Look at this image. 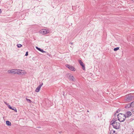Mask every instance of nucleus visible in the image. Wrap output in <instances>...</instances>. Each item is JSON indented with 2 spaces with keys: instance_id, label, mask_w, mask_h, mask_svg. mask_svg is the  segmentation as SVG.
Returning <instances> with one entry per match:
<instances>
[{
  "instance_id": "obj_26",
  "label": "nucleus",
  "mask_w": 134,
  "mask_h": 134,
  "mask_svg": "<svg viewBox=\"0 0 134 134\" xmlns=\"http://www.w3.org/2000/svg\"><path fill=\"white\" fill-rule=\"evenodd\" d=\"M70 43L71 44V45H72L73 44V43Z\"/></svg>"
},
{
  "instance_id": "obj_5",
  "label": "nucleus",
  "mask_w": 134,
  "mask_h": 134,
  "mask_svg": "<svg viewBox=\"0 0 134 134\" xmlns=\"http://www.w3.org/2000/svg\"><path fill=\"white\" fill-rule=\"evenodd\" d=\"M49 32L45 29H42L41 30L40 33L44 35L48 33Z\"/></svg>"
},
{
  "instance_id": "obj_25",
  "label": "nucleus",
  "mask_w": 134,
  "mask_h": 134,
  "mask_svg": "<svg viewBox=\"0 0 134 134\" xmlns=\"http://www.w3.org/2000/svg\"><path fill=\"white\" fill-rule=\"evenodd\" d=\"M2 12V11L1 9H0V13H1Z\"/></svg>"
},
{
  "instance_id": "obj_24",
  "label": "nucleus",
  "mask_w": 134,
  "mask_h": 134,
  "mask_svg": "<svg viewBox=\"0 0 134 134\" xmlns=\"http://www.w3.org/2000/svg\"><path fill=\"white\" fill-rule=\"evenodd\" d=\"M111 121H116L115 120L114 118Z\"/></svg>"
},
{
  "instance_id": "obj_1",
  "label": "nucleus",
  "mask_w": 134,
  "mask_h": 134,
  "mask_svg": "<svg viewBox=\"0 0 134 134\" xmlns=\"http://www.w3.org/2000/svg\"><path fill=\"white\" fill-rule=\"evenodd\" d=\"M110 125H112L113 127L116 129H119L120 128V123L118 122L111 121L110 123Z\"/></svg>"
},
{
  "instance_id": "obj_23",
  "label": "nucleus",
  "mask_w": 134,
  "mask_h": 134,
  "mask_svg": "<svg viewBox=\"0 0 134 134\" xmlns=\"http://www.w3.org/2000/svg\"><path fill=\"white\" fill-rule=\"evenodd\" d=\"M28 55V52H26V54H25V55L26 56H27Z\"/></svg>"
},
{
  "instance_id": "obj_9",
  "label": "nucleus",
  "mask_w": 134,
  "mask_h": 134,
  "mask_svg": "<svg viewBox=\"0 0 134 134\" xmlns=\"http://www.w3.org/2000/svg\"><path fill=\"white\" fill-rule=\"evenodd\" d=\"M129 106L127 107L128 108H130V107H134V101L132 102L129 105ZM126 108H127V106H126L125 107Z\"/></svg>"
},
{
  "instance_id": "obj_12",
  "label": "nucleus",
  "mask_w": 134,
  "mask_h": 134,
  "mask_svg": "<svg viewBox=\"0 0 134 134\" xmlns=\"http://www.w3.org/2000/svg\"><path fill=\"white\" fill-rule=\"evenodd\" d=\"M70 80L74 81L75 80V79L72 76H70Z\"/></svg>"
},
{
  "instance_id": "obj_3",
  "label": "nucleus",
  "mask_w": 134,
  "mask_h": 134,
  "mask_svg": "<svg viewBox=\"0 0 134 134\" xmlns=\"http://www.w3.org/2000/svg\"><path fill=\"white\" fill-rule=\"evenodd\" d=\"M134 99V96L133 94H129L126 96L125 100L127 102H130Z\"/></svg>"
},
{
  "instance_id": "obj_30",
  "label": "nucleus",
  "mask_w": 134,
  "mask_h": 134,
  "mask_svg": "<svg viewBox=\"0 0 134 134\" xmlns=\"http://www.w3.org/2000/svg\"><path fill=\"white\" fill-rule=\"evenodd\" d=\"M118 111H117V113H118Z\"/></svg>"
},
{
  "instance_id": "obj_29",
  "label": "nucleus",
  "mask_w": 134,
  "mask_h": 134,
  "mask_svg": "<svg viewBox=\"0 0 134 134\" xmlns=\"http://www.w3.org/2000/svg\"><path fill=\"white\" fill-rule=\"evenodd\" d=\"M118 111H117V113H118Z\"/></svg>"
},
{
  "instance_id": "obj_22",
  "label": "nucleus",
  "mask_w": 134,
  "mask_h": 134,
  "mask_svg": "<svg viewBox=\"0 0 134 134\" xmlns=\"http://www.w3.org/2000/svg\"><path fill=\"white\" fill-rule=\"evenodd\" d=\"M8 106L10 109H12V107L10 105H8Z\"/></svg>"
},
{
  "instance_id": "obj_14",
  "label": "nucleus",
  "mask_w": 134,
  "mask_h": 134,
  "mask_svg": "<svg viewBox=\"0 0 134 134\" xmlns=\"http://www.w3.org/2000/svg\"><path fill=\"white\" fill-rule=\"evenodd\" d=\"M40 88H39L38 87L36 88V89L35 90V91L37 92H39V91L40 90Z\"/></svg>"
},
{
  "instance_id": "obj_2",
  "label": "nucleus",
  "mask_w": 134,
  "mask_h": 134,
  "mask_svg": "<svg viewBox=\"0 0 134 134\" xmlns=\"http://www.w3.org/2000/svg\"><path fill=\"white\" fill-rule=\"evenodd\" d=\"M126 118V116L124 114L120 113L118 115V120L120 122L124 121Z\"/></svg>"
},
{
  "instance_id": "obj_10",
  "label": "nucleus",
  "mask_w": 134,
  "mask_h": 134,
  "mask_svg": "<svg viewBox=\"0 0 134 134\" xmlns=\"http://www.w3.org/2000/svg\"><path fill=\"white\" fill-rule=\"evenodd\" d=\"M131 113L130 111H128L126 112L125 116H126V118H128L130 117V116H131Z\"/></svg>"
},
{
  "instance_id": "obj_21",
  "label": "nucleus",
  "mask_w": 134,
  "mask_h": 134,
  "mask_svg": "<svg viewBox=\"0 0 134 134\" xmlns=\"http://www.w3.org/2000/svg\"><path fill=\"white\" fill-rule=\"evenodd\" d=\"M11 109L15 111L16 112H17L16 109L15 108H12V109Z\"/></svg>"
},
{
  "instance_id": "obj_19",
  "label": "nucleus",
  "mask_w": 134,
  "mask_h": 134,
  "mask_svg": "<svg viewBox=\"0 0 134 134\" xmlns=\"http://www.w3.org/2000/svg\"><path fill=\"white\" fill-rule=\"evenodd\" d=\"M43 83H42L41 84H40L38 86V87L39 88H40V89L41 88V87L42 86V85H43Z\"/></svg>"
},
{
  "instance_id": "obj_17",
  "label": "nucleus",
  "mask_w": 134,
  "mask_h": 134,
  "mask_svg": "<svg viewBox=\"0 0 134 134\" xmlns=\"http://www.w3.org/2000/svg\"><path fill=\"white\" fill-rule=\"evenodd\" d=\"M22 46V45L20 44H18L17 45V47L18 48L21 47Z\"/></svg>"
},
{
  "instance_id": "obj_13",
  "label": "nucleus",
  "mask_w": 134,
  "mask_h": 134,
  "mask_svg": "<svg viewBox=\"0 0 134 134\" xmlns=\"http://www.w3.org/2000/svg\"><path fill=\"white\" fill-rule=\"evenodd\" d=\"M6 124L8 126H10L11 125V123L8 121H6Z\"/></svg>"
},
{
  "instance_id": "obj_27",
  "label": "nucleus",
  "mask_w": 134,
  "mask_h": 134,
  "mask_svg": "<svg viewBox=\"0 0 134 134\" xmlns=\"http://www.w3.org/2000/svg\"><path fill=\"white\" fill-rule=\"evenodd\" d=\"M132 1H134V0H131Z\"/></svg>"
},
{
  "instance_id": "obj_28",
  "label": "nucleus",
  "mask_w": 134,
  "mask_h": 134,
  "mask_svg": "<svg viewBox=\"0 0 134 134\" xmlns=\"http://www.w3.org/2000/svg\"><path fill=\"white\" fill-rule=\"evenodd\" d=\"M5 102V103L6 104H7L5 102Z\"/></svg>"
},
{
  "instance_id": "obj_11",
  "label": "nucleus",
  "mask_w": 134,
  "mask_h": 134,
  "mask_svg": "<svg viewBox=\"0 0 134 134\" xmlns=\"http://www.w3.org/2000/svg\"><path fill=\"white\" fill-rule=\"evenodd\" d=\"M36 48L38 50L41 51V52L42 53H44L46 52L43 51V49H41L40 48H38L37 47H36Z\"/></svg>"
},
{
  "instance_id": "obj_16",
  "label": "nucleus",
  "mask_w": 134,
  "mask_h": 134,
  "mask_svg": "<svg viewBox=\"0 0 134 134\" xmlns=\"http://www.w3.org/2000/svg\"><path fill=\"white\" fill-rule=\"evenodd\" d=\"M119 49V47H117L116 48H115L114 49V50L115 51H116L118 50Z\"/></svg>"
},
{
  "instance_id": "obj_20",
  "label": "nucleus",
  "mask_w": 134,
  "mask_h": 134,
  "mask_svg": "<svg viewBox=\"0 0 134 134\" xmlns=\"http://www.w3.org/2000/svg\"><path fill=\"white\" fill-rule=\"evenodd\" d=\"M43 83H42L41 84H40L38 86V87L39 88H40V89L41 88V87L42 86V85H43Z\"/></svg>"
},
{
  "instance_id": "obj_7",
  "label": "nucleus",
  "mask_w": 134,
  "mask_h": 134,
  "mask_svg": "<svg viewBox=\"0 0 134 134\" xmlns=\"http://www.w3.org/2000/svg\"><path fill=\"white\" fill-rule=\"evenodd\" d=\"M79 63L80 64V65L82 66V68L84 70H85V65L80 60H79Z\"/></svg>"
},
{
  "instance_id": "obj_6",
  "label": "nucleus",
  "mask_w": 134,
  "mask_h": 134,
  "mask_svg": "<svg viewBox=\"0 0 134 134\" xmlns=\"http://www.w3.org/2000/svg\"><path fill=\"white\" fill-rule=\"evenodd\" d=\"M66 66L70 70L74 71H75V68L73 66L68 64L66 65Z\"/></svg>"
},
{
  "instance_id": "obj_8",
  "label": "nucleus",
  "mask_w": 134,
  "mask_h": 134,
  "mask_svg": "<svg viewBox=\"0 0 134 134\" xmlns=\"http://www.w3.org/2000/svg\"><path fill=\"white\" fill-rule=\"evenodd\" d=\"M17 74L19 75H23L24 74L23 71L20 70H17Z\"/></svg>"
},
{
  "instance_id": "obj_15",
  "label": "nucleus",
  "mask_w": 134,
  "mask_h": 134,
  "mask_svg": "<svg viewBox=\"0 0 134 134\" xmlns=\"http://www.w3.org/2000/svg\"><path fill=\"white\" fill-rule=\"evenodd\" d=\"M115 131L112 130L110 131V134H111V133H115V134H116V133H115Z\"/></svg>"
},
{
  "instance_id": "obj_4",
  "label": "nucleus",
  "mask_w": 134,
  "mask_h": 134,
  "mask_svg": "<svg viewBox=\"0 0 134 134\" xmlns=\"http://www.w3.org/2000/svg\"><path fill=\"white\" fill-rule=\"evenodd\" d=\"M17 69H12L11 70H9L8 72L9 73H11L13 74H17Z\"/></svg>"
},
{
  "instance_id": "obj_18",
  "label": "nucleus",
  "mask_w": 134,
  "mask_h": 134,
  "mask_svg": "<svg viewBox=\"0 0 134 134\" xmlns=\"http://www.w3.org/2000/svg\"><path fill=\"white\" fill-rule=\"evenodd\" d=\"M26 100H27V101L29 102V103H30L31 102V100L29 99H27V98H26Z\"/></svg>"
}]
</instances>
